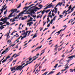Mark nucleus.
<instances>
[{
    "label": "nucleus",
    "instance_id": "36",
    "mask_svg": "<svg viewBox=\"0 0 75 75\" xmlns=\"http://www.w3.org/2000/svg\"><path fill=\"white\" fill-rule=\"evenodd\" d=\"M7 12V9L6 10V11L5 12H4V14H6V13Z\"/></svg>",
    "mask_w": 75,
    "mask_h": 75
},
{
    "label": "nucleus",
    "instance_id": "48",
    "mask_svg": "<svg viewBox=\"0 0 75 75\" xmlns=\"http://www.w3.org/2000/svg\"><path fill=\"white\" fill-rule=\"evenodd\" d=\"M70 70L71 72H73V71H74L72 69H70Z\"/></svg>",
    "mask_w": 75,
    "mask_h": 75
},
{
    "label": "nucleus",
    "instance_id": "39",
    "mask_svg": "<svg viewBox=\"0 0 75 75\" xmlns=\"http://www.w3.org/2000/svg\"><path fill=\"white\" fill-rule=\"evenodd\" d=\"M28 63H27L26 64H25L24 66L23 67V68H24L25 66H27V65H28Z\"/></svg>",
    "mask_w": 75,
    "mask_h": 75
},
{
    "label": "nucleus",
    "instance_id": "49",
    "mask_svg": "<svg viewBox=\"0 0 75 75\" xmlns=\"http://www.w3.org/2000/svg\"><path fill=\"white\" fill-rule=\"evenodd\" d=\"M33 58H36V59H37V58H38V57H36V56H35L34 57H33Z\"/></svg>",
    "mask_w": 75,
    "mask_h": 75
},
{
    "label": "nucleus",
    "instance_id": "21",
    "mask_svg": "<svg viewBox=\"0 0 75 75\" xmlns=\"http://www.w3.org/2000/svg\"><path fill=\"white\" fill-rule=\"evenodd\" d=\"M13 13L12 12L9 15V17H12V15L13 14Z\"/></svg>",
    "mask_w": 75,
    "mask_h": 75
},
{
    "label": "nucleus",
    "instance_id": "56",
    "mask_svg": "<svg viewBox=\"0 0 75 75\" xmlns=\"http://www.w3.org/2000/svg\"><path fill=\"white\" fill-rule=\"evenodd\" d=\"M14 21H15V19L13 18V20L12 21V22H14Z\"/></svg>",
    "mask_w": 75,
    "mask_h": 75
},
{
    "label": "nucleus",
    "instance_id": "38",
    "mask_svg": "<svg viewBox=\"0 0 75 75\" xmlns=\"http://www.w3.org/2000/svg\"><path fill=\"white\" fill-rule=\"evenodd\" d=\"M20 5L18 6L17 8H19L20 7H21V3L19 4Z\"/></svg>",
    "mask_w": 75,
    "mask_h": 75
},
{
    "label": "nucleus",
    "instance_id": "23",
    "mask_svg": "<svg viewBox=\"0 0 75 75\" xmlns=\"http://www.w3.org/2000/svg\"><path fill=\"white\" fill-rule=\"evenodd\" d=\"M73 56H72L69 57H68V58H70V59H71V58H72V59H73Z\"/></svg>",
    "mask_w": 75,
    "mask_h": 75
},
{
    "label": "nucleus",
    "instance_id": "54",
    "mask_svg": "<svg viewBox=\"0 0 75 75\" xmlns=\"http://www.w3.org/2000/svg\"><path fill=\"white\" fill-rule=\"evenodd\" d=\"M7 8V6H6L5 8H4V10H5L6 9V8Z\"/></svg>",
    "mask_w": 75,
    "mask_h": 75
},
{
    "label": "nucleus",
    "instance_id": "24",
    "mask_svg": "<svg viewBox=\"0 0 75 75\" xmlns=\"http://www.w3.org/2000/svg\"><path fill=\"white\" fill-rule=\"evenodd\" d=\"M71 61V59H69L67 61L68 63L66 64V65H67L69 63V61Z\"/></svg>",
    "mask_w": 75,
    "mask_h": 75
},
{
    "label": "nucleus",
    "instance_id": "17",
    "mask_svg": "<svg viewBox=\"0 0 75 75\" xmlns=\"http://www.w3.org/2000/svg\"><path fill=\"white\" fill-rule=\"evenodd\" d=\"M37 37V33H35L33 36L32 39H33V38H35V37Z\"/></svg>",
    "mask_w": 75,
    "mask_h": 75
},
{
    "label": "nucleus",
    "instance_id": "20",
    "mask_svg": "<svg viewBox=\"0 0 75 75\" xmlns=\"http://www.w3.org/2000/svg\"><path fill=\"white\" fill-rule=\"evenodd\" d=\"M31 13H33V14H35V13L34 12V11L33 10H32Z\"/></svg>",
    "mask_w": 75,
    "mask_h": 75
},
{
    "label": "nucleus",
    "instance_id": "19",
    "mask_svg": "<svg viewBox=\"0 0 75 75\" xmlns=\"http://www.w3.org/2000/svg\"><path fill=\"white\" fill-rule=\"evenodd\" d=\"M30 20H29L28 21V22H30V21H32V20L33 19V18H31V17H30Z\"/></svg>",
    "mask_w": 75,
    "mask_h": 75
},
{
    "label": "nucleus",
    "instance_id": "35",
    "mask_svg": "<svg viewBox=\"0 0 75 75\" xmlns=\"http://www.w3.org/2000/svg\"><path fill=\"white\" fill-rule=\"evenodd\" d=\"M58 64H56L55 66H54V68H57V67L58 66Z\"/></svg>",
    "mask_w": 75,
    "mask_h": 75
},
{
    "label": "nucleus",
    "instance_id": "45",
    "mask_svg": "<svg viewBox=\"0 0 75 75\" xmlns=\"http://www.w3.org/2000/svg\"><path fill=\"white\" fill-rule=\"evenodd\" d=\"M54 72V71H51L50 72V74H53Z\"/></svg>",
    "mask_w": 75,
    "mask_h": 75
},
{
    "label": "nucleus",
    "instance_id": "55",
    "mask_svg": "<svg viewBox=\"0 0 75 75\" xmlns=\"http://www.w3.org/2000/svg\"><path fill=\"white\" fill-rule=\"evenodd\" d=\"M52 15L53 17H54V16H55V14H54L53 13H52Z\"/></svg>",
    "mask_w": 75,
    "mask_h": 75
},
{
    "label": "nucleus",
    "instance_id": "43",
    "mask_svg": "<svg viewBox=\"0 0 75 75\" xmlns=\"http://www.w3.org/2000/svg\"><path fill=\"white\" fill-rule=\"evenodd\" d=\"M46 48H46L45 49L43 50H42V51H41V52H44H44H45V50H46Z\"/></svg>",
    "mask_w": 75,
    "mask_h": 75
},
{
    "label": "nucleus",
    "instance_id": "2",
    "mask_svg": "<svg viewBox=\"0 0 75 75\" xmlns=\"http://www.w3.org/2000/svg\"><path fill=\"white\" fill-rule=\"evenodd\" d=\"M23 67L21 66L20 65L17 68H16V70H18L19 71H21L23 69Z\"/></svg>",
    "mask_w": 75,
    "mask_h": 75
},
{
    "label": "nucleus",
    "instance_id": "53",
    "mask_svg": "<svg viewBox=\"0 0 75 75\" xmlns=\"http://www.w3.org/2000/svg\"><path fill=\"white\" fill-rule=\"evenodd\" d=\"M66 13V10H65L63 12V14H64Z\"/></svg>",
    "mask_w": 75,
    "mask_h": 75
},
{
    "label": "nucleus",
    "instance_id": "60",
    "mask_svg": "<svg viewBox=\"0 0 75 75\" xmlns=\"http://www.w3.org/2000/svg\"><path fill=\"white\" fill-rule=\"evenodd\" d=\"M15 23H16L14 22V23H12V24H11V25H13V24H15Z\"/></svg>",
    "mask_w": 75,
    "mask_h": 75
},
{
    "label": "nucleus",
    "instance_id": "12",
    "mask_svg": "<svg viewBox=\"0 0 75 75\" xmlns=\"http://www.w3.org/2000/svg\"><path fill=\"white\" fill-rule=\"evenodd\" d=\"M37 10H40V8H38V7H36L33 9V10L34 11H37Z\"/></svg>",
    "mask_w": 75,
    "mask_h": 75
},
{
    "label": "nucleus",
    "instance_id": "31",
    "mask_svg": "<svg viewBox=\"0 0 75 75\" xmlns=\"http://www.w3.org/2000/svg\"><path fill=\"white\" fill-rule=\"evenodd\" d=\"M13 58H11L9 59V61H10V62H11V61H12L13 60Z\"/></svg>",
    "mask_w": 75,
    "mask_h": 75
},
{
    "label": "nucleus",
    "instance_id": "10",
    "mask_svg": "<svg viewBox=\"0 0 75 75\" xmlns=\"http://www.w3.org/2000/svg\"><path fill=\"white\" fill-rule=\"evenodd\" d=\"M67 28V27H66L65 28H64L63 30L62 29L60 30V31H59L58 32H57L56 33H59V34H57V35H59V34H60V33H61V31H64V30H65V28Z\"/></svg>",
    "mask_w": 75,
    "mask_h": 75
},
{
    "label": "nucleus",
    "instance_id": "7",
    "mask_svg": "<svg viewBox=\"0 0 75 75\" xmlns=\"http://www.w3.org/2000/svg\"><path fill=\"white\" fill-rule=\"evenodd\" d=\"M34 5H35L34 4H32L31 5L29 6L24 8L23 9H25V10H27L28 8H29V7H31V6H33Z\"/></svg>",
    "mask_w": 75,
    "mask_h": 75
},
{
    "label": "nucleus",
    "instance_id": "41",
    "mask_svg": "<svg viewBox=\"0 0 75 75\" xmlns=\"http://www.w3.org/2000/svg\"><path fill=\"white\" fill-rule=\"evenodd\" d=\"M4 27H3V26H1L0 27V28L1 29V30H3V28H4Z\"/></svg>",
    "mask_w": 75,
    "mask_h": 75
},
{
    "label": "nucleus",
    "instance_id": "8",
    "mask_svg": "<svg viewBox=\"0 0 75 75\" xmlns=\"http://www.w3.org/2000/svg\"><path fill=\"white\" fill-rule=\"evenodd\" d=\"M17 9H12L11 11H11V12H12V13H14L15 12H16V11H17Z\"/></svg>",
    "mask_w": 75,
    "mask_h": 75
},
{
    "label": "nucleus",
    "instance_id": "5",
    "mask_svg": "<svg viewBox=\"0 0 75 75\" xmlns=\"http://www.w3.org/2000/svg\"><path fill=\"white\" fill-rule=\"evenodd\" d=\"M6 4H5L4 6L3 5L2 6L3 8H2L1 10H0V11H1V12L0 13V14L1 15V14L2 13H3V10H4V7L6 6Z\"/></svg>",
    "mask_w": 75,
    "mask_h": 75
},
{
    "label": "nucleus",
    "instance_id": "59",
    "mask_svg": "<svg viewBox=\"0 0 75 75\" xmlns=\"http://www.w3.org/2000/svg\"><path fill=\"white\" fill-rule=\"evenodd\" d=\"M61 60L59 62V63L60 64H62V62H61Z\"/></svg>",
    "mask_w": 75,
    "mask_h": 75
},
{
    "label": "nucleus",
    "instance_id": "15",
    "mask_svg": "<svg viewBox=\"0 0 75 75\" xmlns=\"http://www.w3.org/2000/svg\"><path fill=\"white\" fill-rule=\"evenodd\" d=\"M55 11H57V8H54L52 11V13L54 12V11H55Z\"/></svg>",
    "mask_w": 75,
    "mask_h": 75
},
{
    "label": "nucleus",
    "instance_id": "28",
    "mask_svg": "<svg viewBox=\"0 0 75 75\" xmlns=\"http://www.w3.org/2000/svg\"><path fill=\"white\" fill-rule=\"evenodd\" d=\"M6 61H7V59H5L4 60L2 61V63H4V62H6Z\"/></svg>",
    "mask_w": 75,
    "mask_h": 75
},
{
    "label": "nucleus",
    "instance_id": "34",
    "mask_svg": "<svg viewBox=\"0 0 75 75\" xmlns=\"http://www.w3.org/2000/svg\"><path fill=\"white\" fill-rule=\"evenodd\" d=\"M58 47H55V48L54 49V50H57Z\"/></svg>",
    "mask_w": 75,
    "mask_h": 75
},
{
    "label": "nucleus",
    "instance_id": "46",
    "mask_svg": "<svg viewBox=\"0 0 75 75\" xmlns=\"http://www.w3.org/2000/svg\"><path fill=\"white\" fill-rule=\"evenodd\" d=\"M16 48H18V44H17L16 45V46L15 47Z\"/></svg>",
    "mask_w": 75,
    "mask_h": 75
},
{
    "label": "nucleus",
    "instance_id": "42",
    "mask_svg": "<svg viewBox=\"0 0 75 75\" xmlns=\"http://www.w3.org/2000/svg\"><path fill=\"white\" fill-rule=\"evenodd\" d=\"M59 34V33H57V32H56V33L54 34V35H56V36H58V35H57V34Z\"/></svg>",
    "mask_w": 75,
    "mask_h": 75
},
{
    "label": "nucleus",
    "instance_id": "57",
    "mask_svg": "<svg viewBox=\"0 0 75 75\" xmlns=\"http://www.w3.org/2000/svg\"><path fill=\"white\" fill-rule=\"evenodd\" d=\"M46 17V15H45L43 17V20H44V18Z\"/></svg>",
    "mask_w": 75,
    "mask_h": 75
},
{
    "label": "nucleus",
    "instance_id": "44",
    "mask_svg": "<svg viewBox=\"0 0 75 75\" xmlns=\"http://www.w3.org/2000/svg\"><path fill=\"white\" fill-rule=\"evenodd\" d=\"M22 35H27L26 34V33L25 32H24V33L22 34Z\"/></svg>",
    "mask_w": 75,
    "mask_h": 75
},
{
    "label": "nucleus",
    "instance_id": "1",
    "mask_svg": "<svg viewBox=\"0 0 75 75\" xmlns=\"http://www.w3.org/2000/svg\"><path fill=\"white\" fill-rule=\"evenodd\" d=\"M7 19H9V18H7V17L4 18H1L0 21H3L4 23H3V22H0V25H3V24H4L6 23V21H7Z\"/></svg>",
    "mask_w": 75,
    "mask_h": 75
},
{
    "label": "nucleus",
    "instance_id": "25",
    "mask_svg": "<svg viewBox=\"0 0 75 75\" xmlns=\"http://www.w3.org/2000/svg\"><path fill=\"white\" fill-rule=\"evenodd\" d=\"M10 57L9 56H8L7 57H6V60H7V59H8V58H10Z\"/></svg>",
    "mask_w": 75,
    "mask_h": 75
},
{
    "label": "nucleus",
    "instance_id": "63",
    "mask_svg": "<svg viewBox=\"0 0 75 75\" xmlns=\"http://www.w3.org/2000/svg\"><path fill=\"white\" fill-rule=\"evenodd\" d=\"M40 17V16H38L37 17V18H39Z\"/></svg>",
    "mask_w": 75,
    "mask_h": 75
},
{
    "label": "nucleus",
    "instance_id": "51",
    "mask_svg": "<svg viewBox=\"0 0 75 75\" xmlns=\"http://www.w3.org/2000/svg\"><path fill=\"white\" fill-rule=\"evenodd\" d=\"M8 35H7V39H8V37L10 35H9V34H8Z\"/></svg>",
    "mask_w": 75,
    "mask_h": 75
},
{
    "label": "nucleus",
    "instance_id": "37",
    "mask_svg": "<svg viewBox=\"0 0 75 75\" xmlns=\"http://www.w3.org/2000/svg\"><path fill=\"white\" fill-rule=\"evenodd\" d=\"M15 45V44H14L13 45H11V46H10L9 47H10L11 46L12 47H13V46H14Z\"/></svg>",
    "mask_w": 75,
    "mask_h": 75
},
{
    "label": "nucleus",
    "instance_id": "22",
    "mask_svg": "<svg viewBox=\"0 0 75 75\" xmlns=\"http://www.w3.org/2000/svg\"><path fill=\"white\" fill-rule=\"evenodd\" d=\"M39 7H40V8H40H40H42V7H43L42 6V5H40L39 6Z\"/></svg>",
    "mask_w": 75,
    "mask_h": 75
},
{
    "label": "nucleus",
    "instance_id": "58",
    "mask_svg": "<svg viewBox=\"0 0 75 75\" xmlns=\"http://www.w3.org/2000/svg\"><path fill=\"white\" fill-rule=\"evenodd\" d=\"M71 12H72V11H74V9L73 8H72L71 9Z\"/></svg>",
    "mask_w": 75,
    "mask_h": 75
},
{
    "label": "nucleus",
    "instance_id": "29",
    "mask_svg": "<svg viewBox=\"0 0 75 75\" xmlns=\"http://www.w3.org/2000/svg\"><path fill=\"white\" fill-rule=\"evenodd\" d=\"M16 35H17V36H16V37H18L19 36V35H18V33H16V35H14V37H16Z\"/></svg>",
    "mask_w": 75,
    "mask_h": 75
},
{
    "label": "nucleus",
    "instance_id": "9",
    "mask_svg": "<svg viewBox=\"0 0 75 75\" xmlns=\"http://www.w3.org/2000/svg\"><path fill=\"white\" fill-rule=\"evenodd\" d=\"M10 69H11V71L12 72H13V71H15V70H16V71H18V70H16V67H14L13 68H10Z\"/></svg>",
    "mask_w": 75,
    "mask_h": 75
},
{
    "label": "nucleus",
    "instance_id": "32",
    "mask_svg": "<svg viewBox=\"0 0 75 75\" xmlns=\"http://www.w3.org/2000/svg\"><path fill=\"white\" fill-rule=\"evenodd\" d=\"M38 71V69H37L36 70V72H35V74H37V73H38V72H39V71H40V70H39V71H38L37 72V71Z\"/></svg>",
    "mask_w": 75,
    "mask_h": 75
},
{
    "label": "nucleus",
    "instance_id": "40",
    "mask_svg": "<svg viewBox=\"0 0 75 75\" xmlns=\"http://www.w3.org/2000/svg\"><path fill=\"white\" fill-rule=\"evenodd\" d=\"M10 30H11V29L9 30V33H8L6 34L5 35H8V34H10Z\"/></svg>",
    "mask_w": 75,
    "mask_h": 75
},
{
    "label": "nucleus",
    "instance_id": "13",
    "mask_svg": "<svg viewBox=\"0 0 75 75\" xmlns=\"http://www.w3.org/2000/svg\"><path fill=\"white\" fill-rule=\"evenodd\" d=\"M36 59H37V58H36L34 59L31 62H30L29 63H28V64H31V63L32 62H33L34 61H35V60Z\"/></svg>",
    "mask_w": 75,
    "mask_h": 75
},
{
    "label": "nucleus",
    "instance_id": "18",
    "mask_svg": "<svg viewBox=\"0 0 75 75\" xmlns=\"http://www.w3.org/2000/svg\"><path fill=\"white\" fill-rule=\"evenodd\" d=\"M62 4V2L61 3L60 2H59V3L57 4V5H58V6H59V5L60 6H61Z\"/></svg>",
    "mask_w": 75,
    "mask_h": 75
},
{
    "label": "nucleus",
    "instance_id": "47",
    "mask_svg": "<svg viewBox=\"0 0 75 75\" xmlns=\"http://www.w3.org/2000/svg\"><path fill=\"white\" fill-rule=\"evenodd\" d=\"M47 73H48L47 72H45V73H44V74H43V75H46L47 74Z\"/></svg>",
    "mask_w": 75,
    "mask_h": 75
},
{
    "label": "nucleus",
    "instance_id": "62",
    "mask_svg": "<svg viewBox=\"0 0 75 75\" xmlns=\"http://www.w3.org/2000/svg\"><path fill=\"white\" fill-rule=\"evenodd\" d=\"M19 55H20V54H16V57H18V56H19Z\"/></svg>",
    "mask_w": 75,
    "mask_h": 75
},
{
    "label": "nucleus",
    "instance_id": "33",
    "mask_svg": "<svg viewBox=\"0 0 75 75\" xmlns=\"http://www.w3.org/2000/svg\"><path fill=\"white\" fill-rule=\"evenodd\" d=\"M52 22H53V19H52L50 24H52Z\"/></svg>",
    "mask_w": 75,
    "mask_h": 75
},
{
    "label": "nucleus",
    "instance_id": "26",
    "mask_svg": "<svg viewBox=\"0 0 75 75\" xmlns=\"http://www.w3.org/2000/svg\"><path fill=\"white\" fill-rule=\"evenodd\" d=\"M6 25H10V23H9V22H7V21H6Z\"/></svg>",
    "mask_w": 75,
    "mask_h": 75
},
{
    "label": "nucleus",
    "instance_id": "3",
    "mask_svg": "<svg viewBox=\"0 0 75 75\" xmlns=\"http://www.w3.org/2000/svg\"><path fill=\"white\" fill-rule=\"evenodd\" d=\"M27 9H25V10L23 11L18 16H17L16 17L18 18H19V17L21 15V14H24V13L26 11H27Z\"/></svg>",
    "mask_w": 75,
    "mask_h": 75
},
{
    "label": "nucleus",
    "instance_id": "64",
    "mask_svg": "<svg viewBox=\"0 0 75 75\" xmlns=\"http://www.w3.org/2000/svg\"><path fill=\"white\" fill-rule=\"evenodd\" d=\"M59 73H60V72L58 73H57V74H56V75H59L60 74H59Z\"/></svg>",
    "mask_w": 75,
    "mask_h": 75
},
{
    "label": "nucleus",
    "instance_id": "16",
    "mask_svg": "<svg viewBox=\"0 0 75 75\" xmlns=\"http://www.w3.org/2000/svg\"><path fill=\"white\" fill-rule=\"evenodd\" d=\"M11 42V40H9L7 41V44H10Z\"/></svg>",
    "mask_w": 75,
    "mask_h": 75
},
{
    "label": "nucleus",
    "instance_id": "50",
    "mask_svg": "<svg viewBox=\"0 0 75 75\" xmlns=\"http://www.w3.org/2000/svg\"><path fill=\"white\" fill-rule=\"evenodd\" d=\"M16 54H13V55L11 57L12 58H13V57H14V56H15Z\"/></svg>",
    "mask_w": 75,
    "mask_h": 75
},
{
    "label": "nucleus",
    "instance_id": "11",
    "mask_svg": "<svg viewBox=\"0 0 75 75\" xmlns=\"http://www.w3.org/2000/svg\"><path fill=\"white\" fill-rule=\"evenodd\" d=\"M52 7V6L49 5L47 6L46 8H44V9L45 10L46 9H47L48 8H51Z\"/></svg>",
    "mask_w": 75,
    "mask_h": 75
},
{
    "label": "nucleus",
    "instance_id": "30",
    "mask_svg": "<svg viewBox=\"0 0 75 75\" xmlns=\"http://www.w3.org/2000/svg\"><path fill=\"white\" fill-rule=\"evenodd\" d=\"M45 10H44L42 12V14H44V13H45Z\"/></svg>",
    "mask_w": 75,
    "mask_h": 75
},
{
    "label": "nucleus",
    "instance_id": "6",
    "mask_svg": "<svg viewBox=\"0 0 75 75\" xmlns=\"http://www.w3.org/2000/svg\"><path fill=\"white\" fill-rule=\"evenodd\" d=\"M41 47H42V45L40 46V47H38L37 48H36L35 49V50H32V52H33L34 51H35V50H36V51H38V49H40V48H41Z\"/></svg>",
    "mask_w": 75,
    "mask_h": 75
},
{
    "label": "nucleus",
    "instance_id": "4",
    "mask_svg": "<svg viewBox=\"0 0 75 75\" xmlns=\"http://www.w3.org/2000/svg\"><path fill=\"white\" fill-rule=\"evenodd\" d=\"M8 50V48H7L6 50H4L2 52V54L1 55H2L4 54V53H7V50Z\"/></svg>",
    "mask_w": 75,
    "mask_h": 75
},
{
    "label": "nucleus",
    "instance_id": "27",
    "mask_svg": "<svg viewBox=\"0 0 75 75\" xmlns=\"http://www.w3.org/2000/svg\"><path fill=\"white\" fill-rule=\"evenodd\" d=\"M69 9L70 10L72 8V7L71 6V5H70L68 7Z\"/></svg>",
    "mask_w": 75,
    "mask_h": 75
},
{
    "label": "nucleus",
    "instance_id": "61",
    "mask_svg": "<svg viewBox=\"0 0 75 75\" xmlns=\"http://www.w3.org/2000/svg\"><path fill=\"white\" fill-rule=\"evenodd\" d=\"M17 61V59L16 60H14L13 62V63H14V62H16Z\"/></svg>",
    "mask_w": 75,
    "mask_h": 75
},
{
    "label": "nucleus",
    "instance_id": "52",
    "mask_svg": "<svg viewBox=\"0 0 75 75\" xmlns=\"http://www.w3.org/2000/svg\"><path fill=\"white\" fill-rule=\"evenodd\" d=\"M24 65H25V63H24L23 64H22L21 65V67H23Z\"/></svg>",
    "mask_w": 75,
    "mask_h": 75
},
{
    "label": "nucleus",
    "instance_id": "14",
    "mask_svg": "<svg viewBox=\"0 0 75 75\" xmlns=\"http://www.w3.org/2000/svg\"><path fill=\"white\" fill-rule=\"evenodd\" d=\"M26 37H27V35H26L24 36H23L21 39V40H23V39H24V38H25Z\"/></svg>",
    "mask_w": 75,
    "mask_h": 75
}]
</instances>
